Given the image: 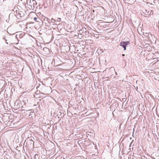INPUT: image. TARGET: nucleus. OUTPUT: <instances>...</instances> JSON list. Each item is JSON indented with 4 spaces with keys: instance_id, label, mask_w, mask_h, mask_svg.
<instances>
[{
    "instance_id": "15",
    "label": "nucleus",
    "mask_w": 159,
    "mask_h": 159,
    "mask_svg": "<svg viewBox=\"0 0 159 159\" xmlns=\"http://www.w3.org/2000/svg\"><path fill=\"white\" fill-rule=\"evenodd\" d=\"M58 19H59V21H60L61 19L60 18H58Z\"/></svg>"
},
{
    "instance_id": "14",
    "label": "nucleus",
    "mask_w": 159,
    "mask_h": 159,
    "mask_svg": "<svg viewBox=\"0 0 159 159\" xmlns=\"http://www.w3.org/2000/svg\"><path fill=\"white\" fill-rule=\"evenodd\" d=\"M125 56V55L124 54H122V56Z\"/></svg>"
},
{
    "instance_id": "5",
    "label": "nucleus",
    "mask_w": 159,
    "mask_h": 159,
    "mask_svg": "<svg viewBox=\"0 0 159 159\" xmlns=\"http://www.w3.org/2000/svg\"><path fill=\"white\" fill-rule=\"evenodd\" d=\"M120 46H122L124 48V50H126V45L125 44V42H120Z\"/></svg>"
},
{
    "instance_id": "1",
    "label": "nucleus",
    "mask_w": 159,
    "mask_h": 159,
    "mask_svg": "<svg viewBox=\"0 0 159 159\" xmlns=\"http://www.w3.org/2000/svg\"><path fill=\"white\" fill-rule=\"evenodd\" d=\"M78 33L80 34H84L85 35H88L89 34V32L86 28L82 27L81 29L79 30Z\"/></svg>"
},
{
    "instance_id": "2",
    "label": "nucleus",
    "mask_w": 159,
    "mask_h": 159,
    "mask_svg": "<svg viewBox=\"0 0 159 159\" xmlns=\"http://www.w3.org/2000/svg\"><path fill=\"white\" fill-rule=\"evenodd\" d=\"M30 3L31 6H33L34 8H37V3L36 1L34 0H30Z\"/></svg>"
},
{
    "instance_id": "9",
    "label": "nucleus",
    "mask_w": 159,
    "mask_h": 159,
    "mask_svg": "<svg viewBox=\"0 0 159 159\" xmlns=\"http://www.w3.org/2000/svg\"><path fill=\"white\" fill-rule=\"evenodd\" d=\"M125 44L126 45V46L128 44V43H129V42L128 41L127 42H125Z\"/></svg>"
},
{
    "instance_id": "10",
    "label": "nucleus",
    "mask_w": 159,
    "mask_h": 159,
    "mask_svg": "<svg viewBox=\"0 0 159 159\" xmlns=\"http://www.w3.org/2000/svg\"><path fill=\"white\" fill-rule=\"evenodd\" d=\"M30 142H31V143H33V144H34V141H33L32 140H30Z\"/></svg>"
},
{
    "instance_id": "4",
    "label": "nucleus",
    "mask_w": 159,
    "mask_h": 159,
    "mask_svg": "<svg viewBox=\"0 0 159 159\" xmlns=\"http://www.w3.org/2000/svg\"><path fill=\"white\" fill-rule=\"evenodd\" d=\"M106 22H101L99 23V25L100 26V27L103 28L106 27Z\"/></svg>"
},
{
    "instance_id": "18",
    "label": "nucleus",
    "mask_w": 159,
    "mask_h": 159,
    "mask_svg": "<svg viewBox=\"0 0 159 159\" xmlns=\"http://www.w3.org/2000/svg\"><path fill=\"white\" fill-rule=\"evenodd\" d=\"M22 16H20V17H22Z\"/></svg>"
},
{
    "instance_id": "11",
    "label": "nucleus",
    "mask_w": 159,
    "mask_h": 159,
    "mask_svg": "<svg viewBox=\"0 0 159 159\" xmlns=\"http://www.w3.org/2000/svg\"><path fill=\"white\" fill-rule=\"evenodd\" d=\"M24 101H26V100H27V99L26 98H24Z\"/></svg>"
},
{
    "instance_id": "8",
    "label": "nucleus",
    "mask_w": 159,
    "mask_h": 159,
    "mask_svg": "<svg viewBox=\"0 0 159 159\" xmlns=\"http://www.w3.org/2000/svg\"><path fill=\"white\" fill-rule=\"evenodd\" d=\"M38 19V18H37L36 17H35L34 19V20L35 21H37V22H38L39 21H38L37 20Z\"/></svg>"
},
{
    "instance_id": "3",
    "label": "nucleus",
    "mask_w": 159,
    "mask_h": 159,
    "mask_svg": "<svg viewBox=\"0 0 159 159\" xmlns=\"http://www.w3.org/2000/svg\"><path fill=\"white\" fill-rule=\"evenodd\" d=\"M43 51L44 52V53L46 54H48L50 53L49 49L47 47H44L43 48Z\"/></svg>"
},
{
    "instance_id": "16",
    "label": "nucleus",
    "mask_w": 159,
    "mask_h": 159,
    "mask_svg": "<svg viewBox=\"0 0 159 159\" xmlns=\"http://www.w3.org/2000/svg\"><path fill=\"white\" fill-rule=\"evenodd\" d=\"M29 114V113L28 112V113H27V114Z\"/></svg>"
},
{
    "instance_id": "13",
    "label": "nucleus",
    "mask_w": 159,
    "mask_h": 159,
    "mask_svg": "<svg viewBox=\"0 0 159 159\" xmlns=\"http://www.w3.org/2000/svg\"><path fill=\"white\" fill-rule=\"evenodd\" d=\"M51 20L52 21H53V20H54L53 19V18H52V19H51ZM52 22H53V21H52Z\"/></svg>"
},
{
    "instance_id": "7",
    "label": "nucleus",
    "mask_w": 159,
    "mask_h": 159,
    "mask_svg": "<svg viewBox=\"0 0 159 159\" xmlns=\"http://www.w3.org/2000/svg\"><path fill=\"white\" fill-rule=\"evenodd\" d=\"M30 111V110H28L26 111L27 112H28L29 113V114L28 115V116L31 118L32 117V115L33 114V113L32 112H29V111Z\"/></svg>"
},
{
    "instance_id": "17",
    "label": "nucleus",
    "mask_w": 159,
    "mask_h": 159,
    "mask_svg": "<svg viewBox=\"0 0 159 159\" xmlns=\"http://www.w3.org/2000/svg\"><path fill=\"white\" fill-rule=\"evenodd\" d=\"M20 16H21V14H20Z\"/></svg>"
},
{
    "instance_id": "6",
    "label": "nucleus",
    "mask_w": 159,
    "mask_h": 159,
    "mask_svg": "<svg viewBox=\"0 0 159 159\" xmlns=\"http://www.w3.org/2000/svg\"><path fill=\"white\" fill-rule=\"evenodd\" d=\"M57 116H58V118H60L61 119V118L63 116V115L62 114L61 112H59L57 114Z\"/></svg>"
},
{
    "instance_id": "12",
    "label": "nucleus",
    "mask_w": 159,
    "mask_h": 159,
    "mask_svg": "<svg viewBox=\"0 0 159 159\" xmlns=\"http://www.w3.org/2000/svg\"><path fill=\"white\" fill-rule=\"evenodd\" d=\"M51 20L52 21H53V20H54L53 19V18H52V19H51ZM52 22H53V21H52Z\"/></svg>"
}]
</instances>
